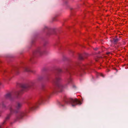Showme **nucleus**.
Returning a JSON list of instances; mask_svg holds the SVG:
<instances>
[{
  "instance_id": "nucleus-7",
  "label": "nucleus",
  "mask_w": 128,
  "mask_h": 128,
  "mask_svg": "<svg viewBox=\"0 0 128 128\" xmlns=\"http://www.w3.org/2000/svg\"><path fill=\"white\" fill-rule=\"evenodd\" d=\"M80 58L81 59H82V58H80Z\"/></svg>"
},
{
  "instance_id": "nucleus-6",
  "label": "nucleus",
  "mask_w": 128,
  "mask_h": 128,
  "mask_svg": "<svg viewBox=\"0 0 128 128\" xmlns=\"http://www.w3.org/2000/svg\"><path fill=\"white\" fill-rule=\"evenodd\" d=\"M97 48H96L94 49V50H97Z\"/></svg>"
},
{
  "instance_id": "nucleus-2",
  "label": "nucleus",
  "mask_w": 128,
  "mask_h": 128,
  "mask_svg": "<svg viewBox=\"0 0 128 128\" xmlns=\"http://www.w3.org/2000/svg\"><path fill=\"white\" fill-rule=\"evenodd\" d=\"M118 40V39L117 38L114 39V42H116Z\"/></svg>"
},
{
  "instance_id": "nucleus-8",
  "label": "nucleus",
  "mask_w": 128,
  "mask_h": 128,
  "mask_svg": "<svg viewBox=\"0 0 128 128\" xmlns=\"http://www.w3.org/2000/svg\"><path fill=\"white\" fill-rule=\"evenodd\" d=\"M28 87V86H26V87Z\"/></svg>"
},
{
  "instance_id": "nucleus-3",
  "label": "nucleus",
  "mask_w": 128,
  "mask_h": 128,
  "mask_svg": "<svg viewBox=\"0 0 128 128\" xmlns=\"http://www.w3.org/2000/svg\"><path fill=\"white\" fill-rule=\"evenodd\" d=\"M21 106V104H18V107L19 108V107H20Z\"/></svg>"
},
{
  "instance_id": "nucleus-5",
  "label": "nucleus",
  "mask_w": 128,
  "mask_h": 128,
  "mask_svg": "<svg viewBox=\"0 0 128 128\" xmlns=\"http://www.w3.org/2000/svg\"><path fill=\"white\" fill-rule=\"evenodd\" d=\"M100 75L102 76H103V77L104 76L103 74H100Z\"/></svg>"
},
{
  "instance_id": "nucleus-4",
  "label": "nucleus",
  "mask_w": 128,
  "mask_h": 128,
  "mask_svg": "<svg viewBox=\"0 0 128 128\" xmlns=\"http://www.w3.org/2000/svg\"><path fill=\"white\" fill-rule=\"evenodd\" d=\"M25 70L26 71H28L29 70H28V68H25Z\"/></svg>"
},
{
  "instance_id": "nucleus-1",
  "label": "nucleus",
  "mask_w": 128,
  "mask_h": 128,
  "mask_svg": "<svg viewBox=\"0 0 128 128\" xmlns=\"http://www.w3.org/2000/svg\"><path fill=\"white\" fill-rule=\"evenodd\" d=\"M68 101L67 103L70 104L73 106H75L78 104H81V102L80 101L76 98H70Z\"/></svg>"
}]
</instances>
